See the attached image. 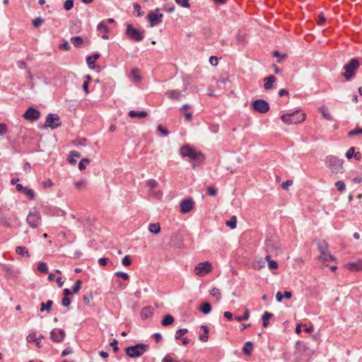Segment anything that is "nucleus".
Wrapping results in <instances>:
<instances>
[{
  "label": "nucleus",
  "mask_w": 362,
  "mask_h": 362,
  "mask_svg": "<svg viewBox=\"0 0 362 362\" xmlns=\"http://www.w3.org/2000/svg\"><path fill=\"white\" fill-rule=\"evenodd\" d=\"M23 193L28 196L29 197L30 199L31 200H34L35 198V192L33 189H28V188H25V190L23 191Z\"/></svg>",
  "instance_id": "ea45409f"
},
{
  "label": "nucleus",
  "mask_w": 362,
  "mask_h": 362,
  "mask_svg": "<svg viewBox=\"0 0 362 362\" xmlns=\"http://www.w3.org/2000/svg\"><path fill=\"white\" fill-rule=\"evenodd\" d=\"M59 48L60 49H64V50H66V51H69L71 48L69 42L67 41H66L65 42L59 45Z\"/></svg>",
  "instance_id": "4d7b16f0"
},
{
  "label": "nucleus",
  "mask_w": 362,
  "mask_h": 362,
  "mask_svg": "<svg viewBox=\"0 0 362 362\" xmlns=\"http://www.w3.org/2000/svg\"><path fill=\"white\" fill-rule=\"evenodd\" d=\"M131 77L135 83H139L141 80L138 69H132L131 71Z\"/></svg>",
  "instance_id": "cd10ccee"
},
{
  "label": "nucleus",
  "mask_w": 362,
  "mask_h": 362,
  "mask_svg": "<svg viewBox=\"0 0 362 362\" xmlns=\"http://www.w3.org/2000/svg\"><path fill=\"white\" fill-rule=\"evenodd\" d=\"M187 332H188V330L186 328H182V329H177L176 333H175V339H180Z\"/></svg>",
  "instance_id": "79ce46f5"
},
{
  "label": "nucleus",
  "mask_w": 362,
  "mask_h": 362,
  "mask_svg": "<svg viewBox=\"0 0 362 362\" xmlns=\"http://www.w3.org/2000/svg\"><path fill=\"white\" fill-rule=\"evenodd\" d=\"M293 181L291 180H288L286 182H284L281 185L283 189H288V187L291 185H292Z\"/></svg>",
  "instance_id": "338daca9"
},
{
  "label": "nucleus",
  "mask_w": 362,
  "mask_h": 362,
  "mask_svg": "<svg viewBox=\"0 0 362 362\" xmlns=\"http://www.w3.org/2000/svg\"><path fill=\"white\" fill-rule=\"evenodd\" d=\"M132 263V260L130 259V257L129 255H126L123 257L122 259V265L127 267L129 266Z\"/></svg>",
  "instance_id": "603ef678"
},
{
  "label": "nucleus",
  "mask_w": 362,
  "mask_h": 362,
  "mask_svg": "<svg viewBox=\"0 0 362 362\" xmlns=\"http://www.w3.org/2000/svg\"><path fill=\"white\" fill-rule=\"evenodd\" d=\"M159 8H156L148 13L146 18L149 23H160L162 21L163 14L159 13Z\"/></svg>",
  "instance_id": "2eb2a0df"
},
{
  "label": "nucleus",
  "mask_w": 362,
  "mask_h": 362,
  "mask_svg": "<svg viewBox=\"0 0 362 362\" xmlns=\"http://www.w3.org/2000/svg\"><path fill=\"white\" fill-rule=\"evenodd\" d=\"M237 41L239 44H244L245 42V35H243L240 33H238L237 35Z\"/></svg>",
  "instance_id": "0e129e2a"
},
{
  "label": "nucleus",
  "mask_w": 362,
  "mask_h": 362,
  "mask_svg": "<svg viewBox=\"0 0 362 362\" xmlns=\"http://www.w3.org/2000/svg\"><path fill=\"white\" fill-rule=\"evenodd\" d=\"M81 284H82V281L79 279L77 280L72 286V293H78L81 288Z\"/></svg>",
  "instance_id": "58836bf2"
},
{
  "label": "nucleus",
  "mask_w": 362,
  "mask_h": 362,
  "mask_svg": "<svg viewBox=\"0 0 362 362\" xmlns=\"http://www.w3.org/2000/svg\"><path fill=\"white\" fill-rule=\"evenodd\" d=\"M265 250L267 252L272 254L281 253L282 250L279 243L274 238H267L265 241Z\"/></svg>",
  "instance_id": "423d86ee"
},
{
  "label": "nucleus",
  "mask_w": 362,
  "mask_h": 362,
  "mask_svg": "<svg viewBox=\"0 0 362 362\" xmlns=\"http://www.w3.org/2000/svg\"><path fill=\"white\" fill-rule=\"evenodd\" d=\"M128 115L132 118H144L148 115V113L146 111L130 110Z\"/></svg>",
  "instance_id": "4be33fe9"
},
{
  "label": "nucleus",
  "mask_w": 362,
  "mask_h": 362,
  "mask_svg": "<svg viewBox=\"0 0 362 362\" xmlns=\"http://www.w3.org/2000/svg\"><path fill=\"white\" fill-rule=\"evenodd\" d=\"M7 132V127L4 123H0V134L4 135Z\"/></svg>",
  "instance_id": "69168bd1"
},
{
  "label": "nucleus",
  "mask_w": 362,
  "mask_h": 362,
  "mask_svg": "<svg viewBox=\"0 0 362 362\" xmlns=\"http://www.w3.org/2000/svg\"><path fill=\"white\" fill-rule=\"evenodd\" d=\"M100 57V54L98 53H95L90 56H88L86 58V63L88 67L91 69H94L95 61Z\"/></svg>",
  "instance_id": "5701e85b"
},
{
  "label": "nucleus",
  "mask_w": 362,
  "mask_h": 362,
  "mask_svg": "<svg viewBox=\"0 0 362 362\" xmlns=\"http://www.w3.org/2000/svg\"><path fill=\"white\" fill-rule=\"evenodd\" d=\"M93 298V295L91 293L83 296V300L86 305H90V299Z\"/></svg>",
  "instance_id": "5fc2aeb1"
},
{
  "label": "nucleus",
  "mask_w": 362,
  "mask_h": 362,
  "mask_svg": "<svg viewBox=\"0 0 362 362\" xmlns=\"http://www.w3.org/2000/svg\"><path fill=\"white\" fill-rule=\"evenodd\" d=\"M17 66L21 69H27L26 63L23 60H19L16 62Z\"/></svg>",
  "instance_id": "e2e57ef3"
},
{
  "label": "nucleus",
  "mask_w": 362,
  "mask_h": 362,
  "mask_svg": "<svg viewBox=\"0 0 362 362\" xmlns=\"http://www.w3.org/2000/svg\"><path fill=\"white\" fill-rule=\"evenodd\" d=\"M71 42L76 47H80L83 43V39L80 36L72 37Z\"/></svg>",
  "instance_id": "473e14b6"
},
{
  "label": "nucleus",
  "mask_w": 362,
  "mask_h": 362,
  "mask_svg": "<svg viewBox=\"0 0 362 362\" xmlns=\"http://www.w3.org/2000/svg\"><path fill=\"white\" fill-rule=\"evenodd\" d=\"M117 344H118V341H117V339H114L112 341H111V342L110 343V345L112 347L113 351H114L115 352H117V351H118V350H119V348H118Z\"/></svg>",
  "instance_id": "052dcab7"
},
{
  "label": "nucleus",
  "mask_w": 362,
  "mask_h": 362,
  "mask_svg": "<svg viewBox=\"0 0 362 362\" xmlns=\"http://www.w3.org/2000/svg\"><path fill=\"white\" fill-rule=\"evenodd\" d=\"M207 193L209 195L214 197L217 194V190L216 188L210 187L207 188Z\"/></svg>",
  "instance_id": "bf43d9fd"
},
{
  "label": "nucleus",
  "mask_w": 362,
  "mask_h": 362,
  "mask_svg": "<svg viewBox=\"0 0 362 362\" xmlns=\"http://www.w3.org/2000/svg\"><path fill=\"white\" fill-rule=\"evenodd\" d=\"M319 111L327 120H332V117L329 113V109L326 106L319 107Z\"/></svg>",
  "instance_id": "393cba45"
},
{
  "label": "nucleus",
  "mask_w": 362,
  "mask_h": 362,
  "mask_svg": "<svg viewBox=\"0 0 362 362\" xmlns=\"http://www.w3.org/2000/svg\"><path fill=\"white\" fill-rule=\"evenodd\" d=\"M71 304V300L69 297H64L62 300V305L64 307H68Z\"/></svg>",
  "instance_id": "680f3d73"
},
{
  "label": "nucleus",
  "mask_w": 362,
  "mask_h": 362,
  "mask_svg": "<svg viewBox=\"0 0 362 362\" xmlns=\"http://www.w3.org/2000/svg\"><path fill=\"white\" fill-rule=\"evenodd\" d=\"M360 66L359 59L358 58H352L346 64L343 69L344 72L341 73V76L345 78L346 81H350L356 74V70Z\"/></svg>",
  "instance_id": "f257e3e1"
},
{
  "label": "nucleus",
  "mask_w": 362,
  "mask_h": 362,
  "mask_svg": "<svg viewBox=\"0 0 362 362\" xmlns=\"http://www.w3.org/2000/svg\"><path fill=\"white\" fill-rule=\"evenodd\" d=\"M126 34L136 42H140L144 39V32L132 26V24H127Z\"/></svg>",
  "instance_id": "6e6552de"
},
{
  "label": "nucleus",
  "mask_w": 362,
  "mask_h": 362,
  "mask_svg": "<svg viewBox=\"0 0 362 362\" xmlns=\"http://www.w3.org/2000/svg\"><path fill=\"white\" fill-rule=\"evenodd\" d=\"M199 310L204 315L210 313L211 311V304L208 302L203 303L199 307Z\"/></svg>",
  "instance_id": "a878e982"
},
{
  "label": "nucleus",
  "mask_w": 362,
  "mask_h": 362,
  "mask_svg": "<svg viewBox=\"0 0 362 362\" xmlns=\"http://www.w3.org/2000/svg\"><path fill=\"white\" fill-rule=\"evenodd\" d=\"M108 260V258L101 257L98 259V264L101 266H105L107 264Z\"/></svg>",
  "instance_id": "774afa93"
},
{
  "label": "nucleus",
  "mask_w": 362,
  "mask_h": 362,
  "mask_svg": "<svg viewBox=\"0 0 362 362\" xmlns=\"http://www.w3.org/2000/svg\"><path fill=\"white\" fill-rule=\"evenodd\" d=\"M157 130L160 132L161 134H163V135L164 136H168L170 134V132H168V130L165 128H164L161 124H159L158 127H157Z\"/></svg>",
  "instance_id": "de8ad7c7"
},
{
  "label": "nucleus",
  "mask_w": 362,
  "mask_h": 362,
  "mask_svg": "<svg viewBox=\"0 0 362 362\" xmlns=\"http://www.w3.org/2000/svg\"><path fill=\"white\" fill-rule=\"evenodd\" d=\"M26 221L31 228H36L40 225V214L38 211L30 212L27 216Z\"/></svg>",
  "instance_id": "9b49d317"
},
{
  "label": "nucleus",
  "mask_w": 362,
  "mask_h": 362,
  "mask_svg": "<svg viewBox=\"0 0 362 362\" xmlns=\"http://www.w3.org/2000/svg\"><path fill=\"white\" fill-rule=\"evenodd\" d=\"M134 11L136 12L137 16H144V12L141 11V7L138 3L134 4Z\"/></svg>",
  "instance_id": "37998d69"
},
{
  "label": "nucleus",
  "mask_w": 362,
  "mask_h": 362,
  "mask_svg": "<svg viewBox=\"0 0 362 362\" xmlns=\"http://www.w3.org/2000/svg\"><path fill=\"white\" fill-rule=\"evenodd\" d=\"M65 335H66L65 331L62 329H60L59 330V335H56L54 329H53L50 332L51 339L54 342H57V343L62 342L64 340Z\"/></svg>",
  "instance_id": "a211bd4d"
},
{
  "label": "nucleus",
  "mask_w": 362,
  "mask_h": 362,
  "mask_svg": "<svg viewBox=\"0 0 362 362\" xmlns=\"http://www.w3.org/2000/svg\"><path fill=\"white\" fill-rule=\"evenodd\" d=\"M276 78L274 76L271 75L264 78V88L265 90H270L273 87L274 83L276 81Z\"/></svg>",
  "instance_id": "6ab92c4d"
},
{
  "label": "nucleus",
  "mask_w": 362,
  "mask_h": 362,
  "mask_svg": "<svg viewBox=\"0 0 362 362\" xmlns=\"http://www.w3.org/2000/svg\"><path fill=\"white\" fill-rule=\"evenodd\" d=\"M362 134V128H356L348 133L349 136H353Z\"/></svg>",
  "instance_id": "a18cd8bd"
},
{
  "label": "nucleus",
  "mask_w": 362,
  "mask_h": 362,
  "mask_svg": "<svg viewBox=\"0 0 362 362\" xmlns=\"http://www.w3.org/2000/svg\"><path fill=\"white\" fill-rule=\"evenodd\" d=\"M249 317H250V311H249L248 309H245L243 315H241V316H236L235 317V319L238 322H241V321H243V320H248Z\"/></svg>",
  "instance_id": "f704fd0d"
},
{
  "label": "nucleus",
  "mask_w": 362,
  "mask_h": 362,
  "mask_svg": "<svg viewBox=\"0 0 362 362\" xmlns=\"http://www.w3.org/2000/svg\"><path fill=\"white\" fill-rule=\"evenodd\" d=\"M273 316V314L265 311L262 317V326L264 327H267L269 325V320Z\"/></svg>",
  "instance_id": "c756f323"
},
{
  "label": "nucleus",
  "mask_w": 362,
  "mask_h": 362,
  "mask_svg": "<svg viewBox=\"0 0 362 362\" xmlns=\"http://www.w3.org/2000/svg\"><path fill=\"white\" fill-rule=\"evenodd\" d=\"M90 163V160L88 158H83L80 160L78 163V169L80 170H83L86 169V165Z\"/></svg>",
  "instance_id": "4c0bfd02"
},
{
  "label": "nucleus",
  "mask_w": 362,
  "mask_h": 362,
  "mask_svg": "<svg viewBox=\"0 0 362 362\" xmlns=\"http://www.w3.org/2000/svg\"><path fill=\"white\" fill-rule=\"evenodd\" d=\"M252 107L255 111L261 114L266 113L269 110V104L264 99L254 100Z\"/></svg>",
  "instance_id": "1a4fd4ad"
},
{
  "label": "nucleus",
  "mask_w": 362,
  "mask_h": 362,
  "mask_svg": "<svg viewBox=\"0 0 362 362\" xmlns=\"http://www.w3.org/2000/svg\"><path fill=\"white\" fill-rule=\"evenodd\" d=\"M115 275L122 278L124 280H128L129 278V276L127 273L123 272H117L115 273Z\"/></svg>",
  "instance_id": "8fccbe9b"
},
{
  "label": "nucleus",
  "mask_w": 362,
  "mask_h": 362,
  "mask_svg": "<svg viewBox=\"0 0 362 362\" xmlns=\"http://www.w3.org/2000/svg\"><path fill=\"white\" fill-rule=\"evenodd\" d=\"M325 164L334 173H343V163L342 159H339L334 156H327L325 158Z\"/></svg>",
  "instance_id": "20e7f679"
},
{
  "label": "nucleus",
  "mask_w": 362,
  "mask_h": 362,
  "mask_svg": "<svg viewBox=\"0 0 362 362\" xmlns=\"http://www.w3.org/2000/svg\"><path fill=\"white\" fill-rule=\"evenodd\" d=\"M281 119L286 124H297L305 120V115L300 110H296L291 113L283 114Z\"/></svg>",
  "instance_id": "f03ea898"
},
{
  "label": "nucleus",
  "mask_w": 362,
  "mask_h": 362,
  "mask_svg": "<svg viewBox=\"0 0 362 362\" xmlns=\"http://www.w3.org/2000/svg\"><path fill=\"white\" fill-rule=\"evenodd\" d=\"M153 313V308L151 306L144 307L141 312V317L144 320L148 319Z\"/></svg>",
  "instance_id": "aec40b11"
},
{
  "label": "nucleus",
  "mask_w": 362,
  "mask_h": 362,
  "mask_svg": "<svg viewBox=\"0 0 362 362\" xmlns=\"http://www.w3.org/2000/svg\"><path fill=\"white\" fill-rule=\"evenodd\" d=\"M165 95L171 99L175 100H181L185 95L182 93V92L179 90H170L165 93Z\"/></svg>",
  "instance_id": "f3484780"
},
{
  "label": "nucleus",
  "mask_w": 362,
  "mask_h": 362,
  "mask_svg": "<svg viewBox=\"0 0 362 362\" xmlns=\"http://www.w3.org/2000/svg\"><path fill=\"white\" fill-rule=\"evenodd\" d=\"M97 30H98V32L101 33V37L103 39H105V40L108 39V35L107 34V33L108 31V28L106 26V24H98Z\"/></svg>",
  "instance_id": "b1692460"
},
{
  "label": "nucleus",
  "mask_w": 362,
  "mask_h": 362,
  "mask_svg": "<svg viewBox=\"0 0 362 362\" xmlns=\"http://www.w3.org/2000/svg\"><path fill=\"white\" fill-rule=\"evenodd\" d=\"M74 7V0H66L64 4V8L69 11Z\"/></svg>",
  "instance_id": "c03bdc74"
},
{
  "label": "nucleus",
  "mask_w": 362,
  "mask_h": 362,
  "mask_svg": "<svg viewBox=\"0 0 362 362\" xmlns=\"http://www.w3.org/2000/svg\"><path fill=\"white\" fill-rule=\"evenodd\" d=\"M210 294L213 296L217 297L218 299L221 298V296L220 290L217 288H213L210 291Z\"/></svg>",
  "instance_id": "09e8293b"
},
{
  "label": "nucleus",
  "mask_w": 362,
  "mask_h": 362,
  "mask_svg": "<svg viewBox=\"0 0 362 362\" xmlns=\"http://www.w3.org/2000/svg\"><path fill=\"white\" fill-rule=\"evenodd\" d=\"M174 322V317L170 315H166L161 320V325L164 327L172 325Z\"/></svg>",
  "instance_id": "bb28decb"
},
{
  "label": "nucleus",
  "mask_w": 362,
  "mask_h": 362,
  "mask_svg": "<svg viewBox=\"0 0 362 362\" xmlns=\"http://www.w3.org/2000/svg\"><path fill=\"white\" fill-rule=\"evenodd\" d=\"M146 185L150 189H154L157 186L158 182L156 180L150 179L147 181Z\"/></svg>",
  "instance_id": "864d4df0"
},
{
  "label": "nucleus",
  "mask_w": 362,
  "mask_h": 362,
  "mask_svg": "<svg viewBox=\"0 0 362 362\" xmlns=\"http://www.w3.org/2000/svg\"><path fill=\"white\" fill-rule=\"evenodd\" d=\"M175 2L184 8H189L190 6L188 0H175Z\"/></svg>",
  "instance_id": "3c124183"
},
{
  "label": "nucleus",
  "mask_w": 362,
  "mask_h": 362,
  "mask_svg": "<svg viewBox=\"0 0 362 362\" xmlns=\"http://www.w3.org/2000/svg\"><path fill=\"white\" fill-rule=\"evenodd\" d=\"M16 252L21 257H25L28 259L30 257L28 250L23 246H17L16 247Z\"/></svg>",
  "instance_id": "412c9836"
},
{
  "label": "nucleus",
  "mask_w": 362,
  "mask_h": 362,
  "mask_svg": "<svg viewBox=\"0 0 362 362\" xmlns=\"http://www.w3.org/2000/svg\"><path fill=\"white\" fill-rule=\"evenodd\" d=\"M344 267L350 272H358L362 270V260L351 262L346 264Z\"/></svg>",
  "instance_id": "dca6fc26"
},
{
  "label": "nucleus",
  "mask_w": 362,
  "mask_h": 362,
  "mask_svg": "<svg viewBox=\"0 0 362 362\" xmlns=\"http://www.w3.org/2000/svg\"><path fill=\"white\" fill-rule=\"evenodd\" d=\"M335 186L339 192H343L345 189V183L342 180L337 181Z\"/></svg>",
  "instance_id": "49530a36"
},
{
  "label": "nucleus",
  "mask_w": 362,
  "mask_h": 362,
  "mask_svg": "<svg viewBox=\"0 0 362 362\" xmlns=\"http://www.w3.org/2000/svg\"><path fill=\"white\" fill-rule=\"evenodd\" d=\"M265 259L268 261V267L269 269H275L278 268V263L274 260L270 259L269 255H267Z\"/></svg>",
  "instance_id": "c9c22d12"
},
{
  "label": "nucleus",
  "mask_w": 362,
  "mask_h": 362,
  "mask_svg": "<svg viewBox=\"0 0 362 362\" xmlns=\"http://www.w3.org/2000/svg\"><path fill=\"white\" fill-rule=\"evenodd\" d=\"M148 230L153 234H158L160 231V224L158 223H150L148 226Z\"/></svg>",
  "instance_id": "2f4dec72"
},
{
  "label": "nucleus",
  "mask_w": 362,
  "mask_h": 362,
  "mask_svg": "<svg viewBox=\"0 0 362 362\" xmlns=\"http://www.w3.org/2000/svg\"><path fill=\"white\" fill-rule=\"evenodd\" d=\"M23 117L30 122L37 120L40 117V112L37 109L30 107L23 115Z\"/></svg>",
  "instance_id": "f8f14e48"
},
{
  "label": "nucleus",
  "mask_w": 362,
  "mask_h": 362,
  "mask_svg": "<svg viewBox=\"0 0 362 362\" xmlns=\"http://www.w3.org/2000/svg\"><path fill=\"white\" fill-rule=\"evenodd\" d=\"M252 346L253 344L252 341H247V342H245V346L243 349L244 354L246 356H250L252 353Z\"/></svg>",
  "instance_id": "c85d7f7f"
},
{
  "label": "nucleus",
  "mask_w": 362,
  "mask_h": 362,
  "mask_svg": "<svg viewBox=\"0 0 362 362\" xmlns=\"http://www.w3.org/2000/svg\"><path fill=\"white\" fill-rule=\"evenodd\" d=\"M273 56L277 57V62L280 63L281 60L287 57L286 54H281L279 51L275 50L273 52Z\"/></svg>",
  "instance_id": "a19ab883"
},
{
  "label": "nucleus",
  "mask_w": 362,
  "mask_h": 362,
  "mask_svg": "<svg viewBox=\"0 0 362 362\" xmlns=\"http://www.w3.org/2000/svg\"><path fill=\"white\" fill-rule=\"evenodd\" d=\"M209 63L214 66H216L218 63V58L215 56L210 57Z\"/></svg>",
  "instance_id": "13d9d810"
},
{
  "label": "nucleus",
  "mask_w": 362,
  "mask_h": 362,
  "mask_svg": "<svg viewBox=\"0 0 362 362\" xmlns=\"http://www.w3.org/2000/svg\"><path fill=\"white\" fill-rule=\"evenodd\" d=\"M317 249L320 253V259L324 262L327 258V255L330 254L328 250V243L325 240L317 241Z\"/></svg>",
  "instance_id": "ddd939ff"
},
{
  "label": "nucleus",
  "mask_w": 362,
  "mask_h": 362,
  "mask_svg": "<svg viewBox=\"0 0 362 362\" xmlns=\"http://www.w3.org/2000/svg\"><path fill=\"white\" fill-rule=\"evenodd\" d=\"M194 202L192 198L182 200L180 203V212L182 214L189 213L194 207Z\"/></svg>",
  "instance_id": "4468645a"
},
{
  "label": "nucleus",
  "mask_w": 362,
  "mask_h": 362,
  "mask_svg": "<svg viewBox=\"0 0 362 362\" xmlns=\"http://www.w3.org/2000/svg\"><path fill=\"white\" fill-rule=\"evenodd\" d=\"M37 271L46 274L48 272V267L45 262H40L37 265Z\"/></svg>",
  "instance_id": "e433bc0d"
},
{
  "label": "nucleus",
  "mask_w": 362,
  "mask_h": 362,
  "mask_svg": "<svg viewBox=\"0 0 362 362\" xmlns=\"http://www.w3.org/2000/svg\"><path fill=\"white\" fill-rule=\"evenodd\" d=\"M180 155L182 157H188L191 160L202 162L204 156L201 151H197L189 145H184L180 149Z\"/></svg>",
  "instance_id": "7ed1b4c3"
},
{
  "label": "nucleus",
  "mask_w": 362,
  "mask_h": 362,
  "mask_svg": "<svg viewBox=\"0 0 362 362\" xmlns=\"http://www.w3.org/2000/svg\"><path fill=\"white\" fill-rule=\"evenodd\" d=\"M148 350V346L146 344L139 343L134 346H130L125 349L126 354L131 358H136L142 356Z\"/></svg>",
  "instance_id": "39448f33"
},
{
  "label": "nucleus",
  "mask_w": 362,
  "mask_h": 362,
  "mask_svg": "<svg viewBox=\"0 0 362 362\" xmlns=\"http://www.w3.org/2000/svg\"><path fill=\"white\" fill-rule=\"evenodd\" d=\"M237 218L235 216H233L230 217V220L226 222L227 226L230 228L231 229H234L236 227Z\"/></svg>",
  "instance_id": "72a5a7b5"
},
{
  "label": "nucleus",
  "mask_w": 362,
  "mask_h": 362,
  "mask_svg": "<svg viewBox=\"0 0 362 362\" xmlns=\"http://www.w3.org/2000/svg\"><path fill=\"white\" fill-rule=\"evenodd\" d=\"M212 269L211 264L209 262H203L199 263L194 268L195 274L199 276H203L209 273Z\"/></svg>",
  "instance_id": "9d476101"
},
{
  "label": "nucleus",
  "mask_w": 362,
  "mask_h": 362,
  "mask_svg": "<svg viewBox=\"0 0 362 362\" xmlns=\"http://www.w3.org/2000/svg\"><path fill=\"white\" fill-rule=\"evenodd\" d=\"M62 123L60 122V118L57 114L55 113H49L46 117V120L45 122V127H49L52 129H57L60 127Z\"/></svg>",
  "instance_id": "0eeeda50"
},
{
  "label": "nucleus",
  "mask_w": 362,
  "mask_h": 362,
  "mask_svg": "<svg viewBox=\"0 0 362 362\" xmlns=\"http://www.w3.org/2000/svg\"><path fill=\"white\" fill-rule=\"evenodd\" d=\"M52 305H53V301L51 300H47L46 303H41L40 311L43 312V311L46 310L47 312H49Z\"/></svg>",
  "instance_id": "7c9ffc66"
},
{
  "label": "nucleus",
  "mask_w": 362,
  "mask_h": 362,
  "mask_svg": "<svg viewBox=\"0 0 362 362\" xmlns=\"http://www.w3.org/2000/svg\"><path fill=\"white\" fill-rule=\"evenodd\" d=\"M355 152V148L351 147L347 152L346 153V157L347 159H351L352 157H354Z\"/></svg>",
  "instance_id": "6e6d98bb"
}]
</instances>
